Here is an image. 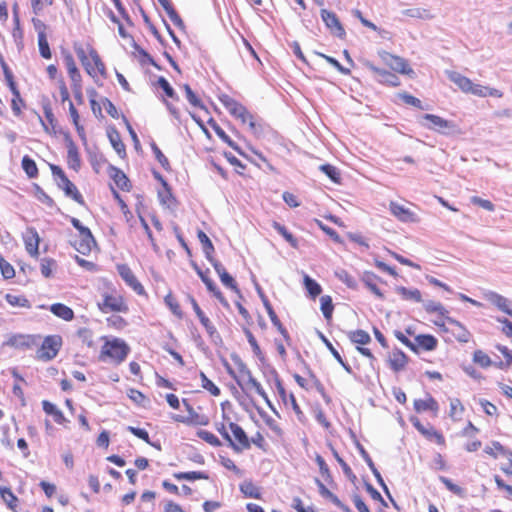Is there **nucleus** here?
<instances>
[{"label": "nucleus", "instance_id": "obj_8", "mask_svg": "<svg viewBox=\"0 0 512 512\" xmlns=\"http://www.w3.org/2000/svg\"><path fill=\"white\" fill-rule=\"evenodd\" d=\"M380 56L383 59V61L390 66L392 70L407 75L413 73V70L409 67L408 62L404 58L392 55L385 51L381 52Z\"/></svg>", "mask_w": 512, "mask_h": 512}, {"label": "nucleus", "instance_id": "obj_46", "mask_svg": "<svg viewBox=\"0 0 512 512\" xmlns=\"http://www.w3.org/2000/svg\"><path fill=\"white\" fill-rule=\"evenodd\" d=\"M464 412V406L461 401L457 398H453L450 400V417L453 420H460L461 416Z\"/></svg>", "mask_w": 512, "mask_h": 512}, {"label": "nucleus", "instance_id": "obj_43", "mask_svg": "<svg viewBox=\"0 0 512 512\" xmlns=\"http://www.w3.org/2000/svg\"><path fill=\"white\" fill-rule=\"evenodd\" d=\"M6 301L13 307H22V308H30L31 304L27 298L24 296L6 294Z\"/></svg>", "mask_w": 512, "mask_h": 512}, {"label": "nucleus", "instance_id": "obj_16", "mask_svg": "<svg viewBox=\"0 0 512 512\" xmlns=\"http://www.w3.org/2000/svg\"><path fill=\"white\" fill-rule=\"evenodd\" d=\"M230 431L233 435V441L237 444L239 451L250 448V441L245 431L237 423L229 424Z\"/></svg>", "mask_w": 512, "mask_h": 512}, {"label": "nucleus", "instance_id": "obj_32", "mask_svg": "<svg viewBox=\"0 0 512 512\" xmlns=\"http://www.w3.org/2000/svg\"><path fill=\"white\" fill-rule=\"evenodd\" d=\"M363 283L366 285V287L377 297L383 298V294L380 291V289L377 287V280L379 279L376 274L373 272L365 271L361 277Z\"/></svg>", "mask_w": 512, "mask_h": 512}, {"label": "nucleus", "instance_id": "obj_3", "mask_svg": "<svg viewBox=\"0 0 512 512\" xmlns=\"http://www.w3.org/2000/svg\"><path fill=\"white\" fill-rule=\"evenodd\" d=\"M76 53L89 75L93 77L97 74L105 75V65L96 50L90 49L89 53L86 54L84 49L80 48L76 50Z\"/></svg>", "mask_w": 512, "mask_h": 512}, {"label": "nucleus", "instance_id": "obj_29", "mask_svg": "<svg viewBox=\"0 0 512 512\" xmlns=\"http://www.w3.org/2000/svg\"><path fill=\"white\" fill-rule=\"evenodd\" d=\"M414 427L426 437L432 439L434 438L438 444L444 443V437L438 431H436L433 427L425 428L418 419H411Z\"/></svg>", "mask_w": 512, "mask_h": 512}, {"label": "nucleus", "instance_id": "obj_53", "mask_svg": "<svg viewBox=\"0 0 512 512\" xmlns=\"http://www.w3.org/2000/svg\"><path fill=\"white\" fill-rule=\"evenodd\" d=\"M164 10L166 11L169 19L176 25L178 26L179 28H183L184 27V23L181 19V17L178 15V13L176 12V10L174 9L173 5L170 3H168L167 5L163 6Z\"/></svg>", "mask_w": 512, "mask_h": 512}, {"label": "nucleus", "instance_id": "obj_1", "mask_svg": "<svg viewBox=\"0 0 512 512\" xmlns=\"http://www.w3.org/2000/svg\"><path fill=\"white\" fill-rule=\"evenodd\" d=\"M448 79L453 82L463 93L472 94L478 97L501 98L503 93L496 89L481 84L473 83L468 77L456 71H446Z\"/></svg>", "mask_w": 512, "mask_h": 512}, {"label": "nucleus", "instance_id": "obj_22", "mask_svg": "<svg viewBox=\"0 0 512 512\" xmlns=\"http://www.w3.org/2000/svg\"><path fill=\"white\" fill-rule=\"evenodd\" d=\"M316 484L318 486L320 494L323 497L329 499L335 506H337L343 512H351L350 508L346 506L342 501H340V499L335 494L329 491L319 479H316Z\"/></svg>", "mask_w": 512, "mask_h": 512}, {"label": "nucleus", "instance_id": "obj_47", "mask_svg": "<svg viewBox=\"0 0 512 512\" xmlns=\"http://www.w3.org/2000/svg\"><path fill=\"white\" fill-rule=\"evenodd\" d=\"M211 123V126L213 128V130L215 131V133L217 134V136L222 140L224 141L225 143H227L231 148H233L234 150L238 151V147L237 145L235 144V142L225 133V131L218 125L216 124L213 120L210 121Z\"/></svg>", "mask_w": 512, "mask_h": 512}, {"label": "nucleus", "instance_id": "obj_6", "mask_svg": "<svg viewBox=\"0 0 512 512\" xmlns=\"http://www.w3.org/2000/svg\"><path fill=\"white\" fill-rule=\"evenodd\" d=\"M389 211L395 218L403 223H418L420 221L415 212L394 201L389 203Z\"/></svg>", "mask_w": 512, "mask_h": 512}, {"label": "nucleus", "instance_id": "obj_18", "mask_svg": "<svg viewBox=\"0 0 512 512\" xmlns=\"http://www.w3.org/2000/svg\"><path fill=\"white\" fill-rule=\"evenodd\" d=\"M485 298L499 310L512 317V309L509 308V300L507 298L493 291L486 293Z\"/></svg>", "mask_w": 512, "mask_h": 512}, {"label": "nucleus", "instance_id": "obj_30", "mask_svg": "<svg viewBox=\"0 0 512 512\" xmlns=\"http://www.w3.org/2000/svg\"><path fill=\"white\" fill-rule=\"evenodd\" d=\"M437 344V339L429 334H421L415 337L416 349L420 347L425 351H432L436 349Z\"/></svg>", "mask_w": 512, "mask_h": 512}, {"label": "nucleus", "instance_id": "obj_58", "mask_svg": "<svg viewBox=\"0 0 512 512\" xmlns=\"http://www.w3.org/2000/svg\"><path fill=\"white\" fill-rule=\"evenodd\" d=\"M0 495L3 501L8 505L9 508L13 509L17 502V497L13 494L10 488H0Z\"/></svg>", "mask_w": 512, "mask_h": 512}, {"label": "nucleus", "instance_id": "obj_33", "mask_svg": "<svg viewBox=\"0 0 512 512\" xmlns=\"http://www.w3.org/2000/svg\"><path fill=\"white\" fill-rule=\"evenodd\" d=\"M42 407L46 414L51 415L54 421L58 424H64L67 422L65 416L62 411L59 410L53 403L44 400L42 401Z\"/></svg>", "mask_w": 512, "mask_h": 512}, {"label": "nucleus", "instance_id": "obj_54", "mask_svg": "<svg viewBox=\"0 0 512 512\" xmlns=\"http://www.w3.org/2000/svg\"><path fill=\"white\" fill-rule=\"evenodd\" d=\"M77 336L81 340V342L87 345L89 348L94 347L93 333L90 329L80 328L77 331Z\"/></svg>", "mask_w": 512, "mask_h": 512}, {"label": "nucleus", "instance_id": "obj_56", "mask_svg": "<svg viewBox=\"0 0 512 512\" xmlns=\"http://www.w3.org/2000/svg\"><path fill=\"white\" fill-rule=\"evenodd\" d=\"M183 404L185 405L188 413L190 414V417L187 418V420H189L188 423H194L199 425H206L208 423L207 419H200L199 415L194 411L193 407L186 400H183Z\"/></svg>", "mask_w": 512, "mask_h": 512}, {"label": "nucleus", "instance_id": "obj_35", "mask_svg": "<svg viewBox=\"0 0 512 512\" xmlns=\"http://www.w3.org/2000/svg\"><path fill=\"white\" fill-rule=\"evenodd\" d=\"M64 61H65V65H66L68 74L71 78L72 84L78 85L79 83H81V75H80V72L76 66V63H75L72 55H70V54L66 55L64 58Z\"/></svg>", "mask_w": 512, "mask_h": 512}, {"label": "nucleus", "instance_id": "obj_38", "mask_svg": "<svg viewBox=\"0 0 512 512\" xmlns=\"http://www.w3.org/2000/svg\"><path fill=\"white\" fill-rule=\"evenodd\" d=\"M108 137L111 145L119 156L125 155V145L123 144L119 133L116 130H112L108 133Z\"/></svg>", "mask_w": 512, "mask_h": 512}, {"label": "nucleus", "instance_id": "obj_14", "mask_svg": "<svg viewBox=\"0 0 512 512\" xmlns=\"http://www.w3.org/2000/svg\"><path fill=\"white\" fill-rule=\"evenodd\" d=\"M256 290L263 302V305L269 315V318L271 320V322L273 323L274 326L277 327L278 331L285 337L287 338L288 337V332L287 330L283 327V325L281 324L278 316L276 315L272 305L270 304L269 300L267 299V297L265 296V294L263 293L261 287L259 285H256Z\"/></svg>", "mask_w": 512, "mask_h": 512}, {"label": "nucleus", "instance_id": "obj_50", "mask_svg": "<svg viewBox=\"0 0 512 512\" xmlns=\"http://www.w3.org/2000/svg\"><path fill=\"white\" fill-rule=\"evenodd\" d=\"M473 362L478 364L482 368H487L492 364L491 358L482 350H476L474 352Z\"/></svg>", "mask_w": 512, "mask_h": 512}, {"label": "nucleus", "instance_id": "obj_59", "mask_svg": "<svg viewBox=\"0 0 512 512\" xmlns=\"http://www.w3.org/2000/svg\"><path fill=\"white\" fill-rule=\"evenodd\" d=\"M113 179H114L116 185L120 189H122V190L128 189L129 179L121 170L114 169Z\"/></svg>", "mask_w": 512, "mask_h": 512}, {"label": "nucleus", "instance_id": "obj_42", "mask_svg": "<svg viewBox=\"0 0 512 512\" xmlns=\"http://www.w3.org/2000/svg\"><path fill=\"white\" fill-rule=\"evenodd\" d=\"M304 286L312 298L317 297L322 292L321 286L308 275H304Z\"/></svg>", "mask_w": 512, "mask_h": 512}, {"label": "nucleus", "instance_id": "obj_5", "mask_svg": "<svg viewBox=\"0 0 512 512\" xmlns=\"http://www.w3.org/2000/svg\"><path fill=\"white\" fill-rule=\"evenodd\" d=\"M62 345L61 337L58 335L47 336L37 351L38 359L49 361L56 357Z\"/></svg>", "mask_w": 512, "mask_h": 512}, {"label": "nucleus", "instance_id": "obj_4", "mask_svg": "<svg viewBox=\"0 0 512 512\" xmlns=\"http://www.w3.org/2000/svg\"><path fill=\"white\" fill-rule=\"evenodd\" d=\"M421 125L427 129L435 130L439 133H447V131H454L456 125L454 122L446 120L438 115L425 114L422 116Z\"/></svg>", "mask_w": 512, "mask_h": 512}, {"label": "nucleus", "instance_id": "obj_41", "mask_svg": "<svg viewBox=\"0 0 512 512\" xmlns=\"http://www.w3.org/2000/svg\"><path fill=\"white\" fill-rule=\"evenodd\" d=\"M273 228L284 237V239L294 248L298 247L297 239L286 229L285 226L278 222H273Z\"/></svg>", "mask_w": 512, "mask_h": 512}, {"label": "nucleus", "instance_id": "obj_55", "mask_svg": "<svg viewBox=\"0 0 512 512\" xmlns=\"http://www.w3.org/2000/svg\"><path fill=\"white\" fill-rule=\"evenodd\" d=\"M202 388L209 391L213 396L220 395V389L203 373L200 372Z\"/></svg>", "mask_w": 512, "mask_h": 512}, {"label": "nucleus", "instance_id": "obj_27", "mask_svg": "<svg viewBox=\"0 0 512 512\" xmlns=\"http://www.w3.org/2000/svg\"><path fill=\"white\" fill-rule=\"evenodd\" d=\"M414 409L418 412L433 411L437 412L439 409L437 401L432 396H427L426 399H416L414 401Z\"/></svg>", "mask_w": 512, "mask_h": 512}, {"label": "nucleus", "instance_id": "obj_23", "mask_svg": "<svg viewBox=\"0 0 512 512\" xmlns=\"http://www.w3.org/2000/svg\"><path fill=\"white\" fill-rule=\"evenodd\" d=\"M79 237L80 239L74 242L75 249L83 255L89 254L92 250V247L96 244L92 233H89L88 235L83 234Z\"/></svg>", "mask_w": 512, "mask_h": 512}, {"label": "nucleus", "instance_id": "obj_12", "mask_svg": "<svg viewBox=\"0 0 512 512\" xmlns=\"http://www.w3.org/2000/svg\"><path fill=\"white\" fill-rule=\"evenodd\" d=\"M38 338L34 335L14 334L7 339L5 344L13 348L25 349L36 345Z\"/></svg>", "mask_w": 512, "mask_h": 512}, {"label": "nucleus", "instance_id": "obj_25", "mask_svg": "<svg viewBox=\"0 0 512 512\" xmlns=\"http://www.w3.org/2000/svg\"><path fill=\"white\" fill-rule=\"evenodd\" d=\"M407 356L399 349H394L389 356V364L392 370L398 372L407 364Z\"/></svg>", "mask_w": 512, "mask_h": 512}, {"label": "nucleus", "instance_id": "obj_24", "mask_svg": "<svg viewBox=\"0 0 512 512\" xmlns=\"http://www.w3.org/2000/svg\"><path fill=\"white\" fill-rule=\"evenodd\" d=\"M58 187L64 190L66 196L71 197L78 203L83 202L82 195L79 193L76 186L67 178H63L61 181L57 183Z\"/></svg>", "mask_w": 512, "mask_h": 512}, {"label": "nucleus", "instance_id": "obj_26", "mask_svg": "<svg viewBox=\"0 0 512 512\" xmlns=\"http://www.w3.org/2000/svg\"><path fill=\"white\" fill-rule=\"evenodd\" d=\"M276 389H277V392L280 396V398L282 399V401L287 405L288 403L291 404L293 410L295 411V413L299 416L302 414L301 410H300V407L299 405L297 404V401L294 397L293 394H287L285 388L283 387L282 383L280 380H276Z\"/></svg>", "mask_w": 512, "mask_h": 512}, {"label": "nucleus", "instance_id": "obj_2", "mask_svg": "<svg viewBox=\"0 0 512 512\" xmlns=\"http://www.w3.org/2000/svg\"><path fill=\"white\" fill-rule=\"evenodd\" d=\"M105 341L102 346L99 359L101 361H110L116 365L122 363L130 352L129 346L126 342L120 338H112L108 339L107 337H102Z\"/></svg>", "mask_w": 512, "mask_h": 512}, {"label": "nucleus", "instance_id": "obj_20", "mask_svg": "<svg viewBox=\"0 0 512 512\" xmlns=\"http://www.w3.org/2000/svg\"><path fill=\"white\" fill-rule=\"evenodd\" d=\"M195 270L197 272V274L199 275V277L201 278V280L203 281V283L206 285L207 289L213 293V295L224 305V306H228V302L227 300L224 298L223 294L221 293V291L218 289V287L216 286V284L206 276V274L201 270L199 269L197 266H195Z\"/></svg>", "mask_w": 512, "mask_h": 512}, {"label": "nucleus", "instance_id": "obj_62", "mask_svg": "<svg viewBox=\"0 0 512 512\" xmlns=\"http://www.w3.org/2000/svg\"><path fill=\"white\" fill-rule=\"evenodd\" d=\"M440 481L445 485V487L452 493L460 496V497H464L465 495V490L454 484L450 479L446 478V477H440Z\"/></svg>", "mask_w": 512, "mask_h": 512}, {"label": "nucleus", "instance_id": "obj_19", "mask_svg": "<svg viewBox=\"0 0 512 512\" xmlns=\"http://www.w3.org/2000/svg\"><path fill=\"white\" fill-rule=\"evenodd\" d=\"M448 323L452 326L451 332L455 338L462 343L469 342L471 338L470 332L457 320L447 317Z\"/></svg>", "mask_w": 512, "mask_h": 512}, {"label": "nucleus", "instance_id": "obj_13", "mask_svg": "<svg viewBox=\"0 0 512 512\" xmlns=\"http://www.w3.org/2000/svg\"><path fill=\"white\" fill-rule=\"evenodd\" d=\"M364 65L375 75V78L379 82L386 83L391 86H397L399 84V79L395 74H393L387 70L380 69V68L376 67L370 61H365Z\"/></svg>", "mask_w": 512, "mask_h": 512}, {"label": "nucleus", "instance_id": "obj_64", "mask_svg": "<svg viewBox=\"0 0 512 512\" xmlns=\"http://www.w3.org/2000/svg\"><path fill=\"white\" fill-rule=\"evenodd\" d=\"M219 278L224 286L239 293V289L236 285L235 280L233 279V277L230 274L227 273L226 270L219 275Z\"/></svg>", "mask_w": 512, "mask_h": 512}, {"label": "nucleus", "instance_id": "obj_63", "mask_svg": "<svg viewBox=\"0 0 512 512\" xmlns=\"http://www.w3.org/2000/svg\"><path fill=\"white\" fill-rule=\"evenodd\" d=\"M183 88L186 93V98L189 101L191 105L194 107L204 108L203 104L201 103L200 99L197 97V95L192 91L191 87L188 84L183 85Z\"/></svg>", "mask_w": 512, "mask_h": 512}, {"label": "nucleus", "instance_id": "obj_49", "mask_svg": "<svg viewBox=\"0 0 512 512\" xmlns=\"http://www.w3.org/2000/svg\"><path fill=\"white\" fill-rule=\"evenodd\" d=\"M320 302L323 316L325 319L330 320L334 309L331 297L328 295L322 296Z\"/></svg>", "mask_w": 512, "mask_h": 512}, {"label": "nucleus", "instance_id": "obj_17", "mask_svg": "<svg viewBox=\"0 0 512 512\" xmlns=\"http://www.w3.org/2000/svg\"><path fill=\"white\" fill-rule=\"evenodd\" d=\"M67 145V163L68 166L77 171L81 166V160L76 144L69 137L66 138Z\"/></svg>", "mask_w": 512, "mask_h": 512}, {"label": "nucleus", "instance_id": "obj_52", "mask_svg": "<svg viewBox=\"0 0 512 512\" xmlns=\"http://www.w3.org/2000/svg\"><path fill=\"white\" fill-rule=\"evenodd\" d=\"M164 10L166 11L169 19L176 25L178 26L179 28H183L184 27V23L181 19V17L178 15V13L176 12V10L174 9L173 5L170 3H168L167 5L163 6Z\"/></svg>", "mask_w": 512, "mask_h": 512}, {"label": "nucleus", "instance_id": "obj_44", "mask_svg": "<svg viewBox=\"0 0 512 512\" xmlns=\"http://www.w3.org/2000/svg\"><path fill=\"white\" fill-rule=\"evenodd\" d=\"M198 240L202 245L203 252L206 258H210V255L214 252V246L209 237L201 230L197 233Z\"/></svg>", "mask_w": 512, "mask_h": 512}, {"label": "nucleus", "instance_id": "obj_40", "mask_svg": "<svg viewBox=\"0 0 512 512\" xmlns=\"http://www.w3.org/2000/svg\"><path fill=\"white\" fill-rule=\"evenodd\" d=\"M38 46L41 56L45 59H50L52 55L46 34L43 30L38 31Z\"/></svg>", "mask_w": 512, "mask_h": 512}, {"label": "nucleus", "instance_id": "obj_57", "mask_svg": "<svg viewBox=\"0 0 512 512\" xmlns=\"http://www.w3.org/2000/svg\"><path fill=\"white\" fill-rule=\"evenodd\" d=\"M240 489L247 497L256 499L260 497L259 489L252 482H244L241 484Z\"/></svg>", "mask_w": 512, "mask_h": 512}, {"label": "nucleus", "instance_id": "obj_21", "mask_svg": "<svg viewBox=\"0 0 512 512\" xmlns=\"http://www.w3.org/2000/svg\"><path fill=\"white\" fill-rule=\"evenodd\" d=\"M219 100L232 116H241L243 113L244 106L229 95L222 94L219 96Z\"/></svg>", "mask_w": 512, "mask_h": 512}, {"label": "nucleus", "instance_id": "obj_36", "mask_svg": "<svg viewBox=\"0 0 512 512\" xmlns=\"http://www.w3.org/2000/svg\"><path fill=\"white\" fill-rule=\"evenodd\" d=\"M424 309L427 313H437L438 315L445 317L447 319L448 311L444 308V306L437 301L427 300L423 302Z\"/></svg>", "mask_w": 512, "mask_h": 512}, {"label": "nucleus", "instance_id": "obj_60", "mask_svg": "<svg viewBox=\"0 0 512 512\" xmlns=\"http://www.w3.org/2000/svg\"><path fill=\"white\" fill-rule=\"evenodd\" d=\"M320 170L325 173L333 182L339 183L340 174L336 167L330 164H324L320 166Z\"/></svg>", "mask_w": 512, "mask_h": 512}, {"label": "nucleus", "instance_id": "obj_31", "mask_svg": "<svg viewBox=\"0 0 512 512\" xmlns=\"http://www.w3.org/2000/svg\"><path fill=\"white\" fill-rule=\"evenodd\" d=\"M402 15L410 18H416L421 20H431L434 18V15L429 9L413 7L408 8L402 11Z\"/></svg>", "mask_w": 512, "mask_h": 512}, {"label": "nucleus", "instance_id": "obj_34", "mask_svg": "<svg viewBox=\"0 0 512 512\" xmlns=\"http://www.w3.org/2000/svg\"><path fill=\"white\" fill-rule=\"evenodd\" d=\"M50 311L57 317L65 320V321H71L74 318V312L73 310L62 304V303H55L50 306Z\"/></svg>", "mask_w": 512, "mask_h": 512}, {"label": "nucleus", "instance_id": "obj_51", "mask_svg": "<svg viewBox=\"0 0 512 512\" xmlns=\"http://www.w3.org/2000/svg\"><path fill=\"white\" fill-rule=\"evenodd\" d=\"M197 436L213 447L221 446V441L218 439V437L207 430H199L197 432Z\"/></svg>", "mask_w": 512, "mask_h": 512}, {"label": "nucleus", "instance_id": "obj_11", "mask_svg": "<svg viewBox=\"0 0 512 512\" xmlns=\"http://www.w3.org/2000/svg\"><path fill=\"white\" fill-rule=\"evenodd\" d=\"M117 270L121 278L125 281V283L129 287H131L137 294L141 295L144 293V287L137 280L132 270L126 264L118 265Z\"/></svg>", "mask_w": 512, "mask_h": 512}, {"label": "nucleus", "instance_id": "obj_10", "mask_svg": "<svg viewBox=\"0 0 512 512\" xmlns=\"http://www.w3.org/2000/svg\"><path fill=\"white\" fill-rule=\"evenodd\" d=\"M23 240L27 253L32 257H37L39 254L40 237L37 230L33 227L26 229L23 234Z\"/></svg>", "mask_w": 512, "mask_h": 512}, {"label": "nucleus", "instance_id": "obj_15", "mask_svg": "<svg viewBox=\"0 0 512 512\" xmlns=\"http://www.w3.org/2000/svg\"><path fill=\"white\" fill-rule=\"evenodd\" d=\"M189 300L191 302L192 308L194 312L196 313L197 317L199 318V321L209 334L211 338L214 336H218L217 330L214 327V325L211 323L209 318L204 314V312L201 310L200 306L198 305L197 301L193 297H189Z\"/></svg>", "mask_w": 512, "mask_h": 512}, {"label": "nucleus", "instance_id": "obj_9", "mask_svg": "<svg viewBox=\"0 0 512 512\" xmlns=\"http://www.w3.org/2000/svg\"><path fill=\"white\" fill-rule=\"evenodd\" d=\"M321 18L323 22L325 23L326 27L331 31L332 34L339 38H344L345 36V30L343 26L341 25L339 19L337 18L336 14L333 12H330L326 9L321 10Z\"/></svg>", "mask_w": 512, "mask_h": 512}, {"label": "nucleus", "instance_id": "obj_7", "mask_svg": "<svg viewBox=\"0 0 512 512\" xmlns=\"http://www.w3.org/2000/svg\"><path fill=\"white\" fill-rule=\"evenodd\" d=\"M98 307L103 313L128 311L123 298L117 295H105L103 301L98 303Z\"/></svg>", "mask_w": 512, "mask_h": 512}, {"label": "nucleus", "instance_id": "obj_28", "mask_svg": "<svg viewBox=\"0 0 512 512\" xmlns=\"http://www.w3.org/2000/svg\"><path fill=\"white\" fill-rule=\"evenodd\" d=\"M244 374L247 376V385L253 388L256 393L261 396L267 405L273 410V406L271 401L268 398L267 393L264 391L262 385L252 376L251 372L248 369L243 370Z\"/></svg>", "mask_w": 512, "mask_h": 512}, {"label": "nucleus", "instance_id": "obj_61", "mask_svg": "<svg viewBox=\"0 0 512 512\" xmlns=\"http://www.w3.org/2000/svg\"><path fill=\"white\" fill-rule=\"evenodd\" d=\"M0 270L1 274L5 279H11L15 276V270L13 266L7 262L2 256H0Z\"/></svg>", "mask_w": 512, "mask_h": 512}, {"label": "nucleus", "instance_id": "obj_39", "mask_svg": "<svg viewBox=\"0 0 512 512\" xmlns=\"http://www.w3.org/2000/svg\"><path fill=\"white\" fill-rule=\"evenodd\" d=\"M397 292L403 297L405 300H412L417 303L422 302V295L418 289H408L406 287H398Z\"/></svg>", "mask_w": 512, "mask_h": 512}, {"label": "nucleus", "instance_id": "obj_48", "mask_svg": "<svg viewBox=\"0 0 512 512\" xmlns=\"http://www.w3.org/2000/svg\"><path fill=\"white\" fill-rule=\"evenodd\" d=\"M22 168L24 169L29 178H35L38 174V169L35 161L28 156L23 157Z\"/></svg>", "mask_w": 512, "mask_h": 512}, {"label": "nucleus", "instance_id": "obj_37", "mask_svg": "<svg viewBox=\"0 0 512 512\" xmlns=\"http://www.w3.org/2000/svg\"><path fill=\"white\" fill-rule=\"evenodd\" d=\"M335 276L337 277L338 280L343 282L348 288L357 289L358 283L356 279L352 275H350L349 272L346 271L345 269H337L335 271Z\"/></svg>", "mask_w": 512, "mask_h": 512}, {"label": "nucleus", "instance_id": "obj_45", "mask_svg": "<svg viewBox=\"0 0 512 512\" xmlns=\"http://www.w3.org/2000/svg\"><path fill=\"white\" fill-rule=\"evenodd\" d=\"M349 338L353 343L366 345L371 341L370 335L364 330H356L349 333Z\"/></svg>", "mask_w": 512, "mask_h": 512}]
</instances>
